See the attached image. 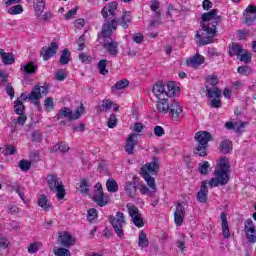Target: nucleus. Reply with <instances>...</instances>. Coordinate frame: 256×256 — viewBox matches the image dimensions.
<instances>
[{"instance_id": "nucleus-31", "label": "nucleus", "mask_w": 256, "mask_h": 256, "mask_svg": "<svg viewBox=\"0 0 256 256\" xmlns=\"http://www.w3.org/2000/svg\"><path fill=\"white\" fill-rule=\"evenodd\" d=\"M20 71H23V73H26L27 75H31L33 73H36L37 65H35V63L33 62L22 64L20 67Z\"/></svg>"}, {"instance_id": "nucleus-54", "label": "nucleus", "mask_w": 256, "mask_h": 256, "mask_svg": "<svg viewBox=\"0 0 256 256\" xmlns=\"http://www.w3.org/2000/svg\"><path fill=\"white\" fill-rule=\"evenodd\" d=\"M237 72L240 75H244V76L251 75V69L248 68V66H239L237 69Z\"/></svg>"}, {"instance_id": "nucleus-55", "label": "nucleus", "mask_w": 256, "mask_h": 256, "mask_svg": "<svg viewBox=\"0 0 256 256\" xmlns=\"http://www.w3.org/2000/svg\"><path fill=\"white\" fill-rule=\"evenodd\" d=\"M239 60L242 61L243 63H251V54L247 52H242L239 56Z\"/></svg>"}, {"instance_id": "nucleus-58", "label": "nucleus", "mask_w": 256, "mask_h": 256, "mask_svg": "<svg viewBox=\"0 0 256 256\" xmlns=\"http://www.w3.org/2000/svg\"><path fill=\"white\" fill-rule=\"evenodd\" d=\"M83 111H85V108L83 106H80L76 109L74 113L72 112V120L79 119V117L83 115Z\"/></svg>"}, {"instance_id": "nucleus-47", "label": "nucleus", "mask_w": 256, "mask_h": 256, "mask_svg": "<svg viewBox=\"0 0 256 256\" xmlns=\"http://www.w3.org/2000/svg\"><path fill=\"white\" fill-rule=\"evenodd\" d=\"M15 113L17 115H23V111H25V106L21 100H16L14 105Z\"/></svg>"}, {"instance_id": "nucleus-11", "label": "nucleus", "mask_w": 256, "mask_h": 256, "mask_svg": "<svg viewBox=\"0 0 256 256\" xmlns=\"http://www.w3.org/2000/svg\"><path fill=\"white\" fill-rule=\"evenodd\" d=\"M246 239L249 243H256V229L253 220L248 218L244 224Z\"/></svg>"}, {"instance_id": "nucleus-5", "label": "nucleus", "mask_w": 256, "mask_h": 256, "mask_svg": "<svg viewBox=\"0 0 256 256\" xmlns=\"http://www.w3.org/2000/svg\"><path fill=\"white\" fill-rule=\"evenodd\" d=\"M48 186L52 193H56L57 199H65V186L56 175L47 176Z\"/></svg>"}, {"instance_id": "nucleus-9", "label": "nucleus", "mask_w": 256, "mask_h": 256, "mask_svg": "<svg viewBox=\"0 0 256 256\" xmlns=\"http://www.w3.org/2000/svg\"><path fill=\"white\" fill-rule=\"evenodd\" d=\"M113 31H117V20L115 19L103 24L101 35L104 38V41H111L113 39L111 38Z\"/></svg>"}, {"instance_id": "nucleus-7", "label": "nucleus", "mask_w": 256, "mask_h": 256, "mask_svg": "<svg viewBox=\"0 0 256 256\" xmlns=\"http://www.w3.org/2000/svg\"><path fill=\"white\" fill-rule=\"evenodd\" d=\"M128 210V214L130 215L132 222L134 223L135 227L141 228L144 227L145 223L143 222V217L141 213H139V208L132 203H128L126 205Z\"/></svg>"}, {"instance_id": "nucleus-49", "label": "nucleus", "mask_w": 256, "mask_h": 256, "mask_svg": "<svg viewBox=\"0 0 256 256\" xmlns=\"http://www.w3.org/2000/svg\"><path fill=\"white\" fill-rule=\"evenodd\" d=\"M98 69L101 75H107V73H109V70H107V60H101L98 63Z\"/></svg>"}, {"instance_id": "nucleus-35", "label": "nucleus", "mask_w": 256, "mask_h": 256, "mask_svg": "<svg viewBox=\"0 0 256 256\" xmlns=\"http://www.w3.org/2000/svg\"><path fill=\"white\" fill-rule=\"evenodd\" d=\"M131 19V12H124L119 22V25H121L123 29H127V27H129V23H131Z\"/></svg>"}, {"instance_id": "nucleus-48", "label": "nucleus", "mask_w": 256, "mask_h": 256, "mask_svg": "<svg viewBox=\"0 0 256 256\" xmlns=\"http://www.w3.org/2000/svg\"><path fill=\"white\" fill-rule=\"evenodd\" d=\"M54 254L56 256H71V252L69 251V249L63 247L55 249Z\"/></svg>"}, {"instance_id": "nucleus-45", "label": "nucleus", "mask_w": 256, "mask_h": 256, "mask_svg": "<svg viewBox=\"0 0 256 256\" xmlns=\"http://www.w3.org/2000/svg\"><path fill=\"white\" fill-rule=\"evenodd\" d=\"M126 87H129V80H120L114 86H112V91H120L121 89H125Z\"/></svg>"}, {"instance_id": "nucleus-22", "label": "nucleus", "mask_w": 256, "mask_h": 256, "mask_svg": "<svg viewBox=\"0 0 256 256\" xmlns=\"http://www.w3.org/2000/svg\"><path fill=\"white\" fill-rule=\"evenodd\" d=\"M220 219L222 221V235L224 239L231 237V231L229 230V222L227 221V214L221 213Z\"/></svg>"}, {"instance_id": "nucleus-23", "label": "nucleus", "mask_w": 256, "mask_h": 256, "mask_svg": "<svg viewBox=\"0 0 256 256\" xmlns=\"http://www.w3.org/2000/svg\"><path fill=\"white\" fill-rule=\"evenodd\" d=\"M207 195H209V189L207 188V181H203L200 191L197 193V199L199 203H207Z\"/></svg>"}, {"instance_id": "nucleus-37", "label": "nucleus", "mask_w": 256, "mask_h": 256, "mask_svg": "<svg viewBox=\"0 0 256 256\" xmlns=\"http://www.w3.org/2000/svg\"><path fill=\"white\" fill-rule=\"evenodd\" d=\"M245 50L241 47V45L233 43L230 47L229 53L231 57H239L240 53H244Z\"/></svg>"}, {"instance_id": "nucleus-36", "label": "nucleus", "mask_w": 256, "mask_h": 256, "mask_svg": "<svg viewBox=\"0 0 256 256\" xmlns=\"http://www.w3.org/2000/svg\"><path fill=\"white\" fill-rule=\"evenodd\" d=\"M36 15H41L45 9V0H33Z\"/></svg>"}, {"instance_id": "nucleus-3", "label": "nucleus", "mask_w": 256, "mask_h": 256, "mask_svg": "<svg viewBox=\"0 0 256 256\" xmlns=\"http://www.w3.org/2000/svg\"><path fill=\"white\" fill-rule=\"evenodd\" d=\"M157 171H159V158L157 157H153L151 162L146 163L141 168L143 179L153 191H157V185L155 184V178L151 175H155Z\"/></svg>"}, {"instance_id": "nucleus-6", "label": "nucleus", "mask_w": 256, "mask_h": 256, "mask_svg": "<svg viewBox=\"0 0 256 256\" xmlns=\"http://www.w3.org/2000/svg\"><path fill=\"white\" fill-rule=\"evenodd\" d=\"M109 221L118 237H123V225H125V214L116 212V217L110 216Z\"/></svg>"}, {"instance_id": "nucleus-59", "label": "nucleus", "mask_w": 256, "mask_h": 256, "mask_svg": "<svg viewBox=\"0 0 256 256\" xmlns=\"http://www.w3.org/2000/svg\"><path fill=\"white\" fill-rule=\"evenodd\" d=\"M154 19L155 20H152L151 22L152 27H155V25H159V23H161V12H154Z\"/></svg>"}, {"instance_id": "nucleus-39", "label": "nucleus", "mask_w": 256, "mask_h": 256, "mask_svg": "<svg viewBox=\"0 0 256 256\" xmlns=\"http://www.w3.org/2000/svg\"><path fill=\"white\" fill-rule=\"evenodd\" d=\"M69 61H71V52H69L68 49H64L60 56V64L67 65V63H69Z\"/></svg>"}, {"instance_id": "nucleus-43", "label": "nucleus", "mask_w": 256, "mask_h": 256, "mask_svg": "<svg viewBox=\"0 0 256 256\" xmlns=\"http://www.w3.org/2000/svg\"><path fill=\"white\" fill-rule=\"evenodd\" d=\"M21 13H23V6L21 4L12 6L7 10L8 15H21Z\"/></svg>"}, {"instance_id": "nucleus-12", "label": "nucleus", "mask_w": 256, "mask_h": 256, "mask_svg": "<svg viewBox=\"0 0 256 256\" xmlns=\"http://www.w3.org/2000/svg\"><path fill=\"white\" fill-rule=\"evenodd\" d=\"M244 23L246 25H253L256 21V6L249 5L243 13Z\"/></svg>"}, {"instance_id": "nucleus-50", "label": "nucleus", "mask_w": 256, "mask_h": 256, "mask_svg": "<svg viewBox=\"0 0 256 256\" xmlns=\"http://www.w3.org/2000/svg\"><path fill=\"white\" fill-rule=\"evenodd\" d=\"M55 79L57 81H65L67 79V71L65 69L58 70L55 73Z\"/></svg>"}, {"instance_id": "nucleus-21", "label": "nucleus", "mask_w": 256, "mask_h": 256, "mask_svg": "<svg viewBox=\"0 0 256 256\" xmlns=\"http://www.w3.org/2000/svg\"><path fill=\"white\" fill-rule=\"evenodd\" d=\"M169 111H170V115H171L172 119L174 121H179V115H181V113H183V109L181 108L179 103L174 102V103L170 104Z\"/></svg>"}, {"instance_id": "nucleus-19", "label": "nucleus", "mask_w": 256, "mask_h": 256, "mask_svg": "<svg viewBox=\"0 0 256 256\" xmlns=\"http://www.w3.org/2000/svg\"><path fill=\"white\" fill-rule=\"evenodd\" d=\"M137 189L138 186L135 182L128 181L124 185V191L127 197H130L131 199H135V197L137 196Z\"/></svg>"}, {"instance_id": "nucleus-52", "label": "nucleus", "mask_w": 256, "mask_h": 256, "mask_svg": "<svg viewBox=\"0 0 256 256\" xmlns=\"http://www.w3.org/2000/svg\"><path fill=\"white\" fill-rule=\"evenodd\" d=\"M138 189L141 195H151V193H155L153 189L149 190V188H147V186H145L144 184H139Z\"/></svg>"}, {"instance_id": "nucleus-32", "label": "nucleus", "mask_w": 256, "mask_h": 256, "mask_svg": "<svg viewBox=\"0 0 256 256\" xmlns=\"http://www.w3.org/2000/svg\"><path fill=\"white\" fill-rule=\"evenodd\" d=\"M138 247H140L141 249L149 247V239L147 238V234L143 230H141L138 235Z\"/></svg>"}, {"instance_id": "nucleus-33", "label": "nucleus", "mask_w": 256, "mask_h": 256, "mask_svg": "<svg viewBox=\"0 0 256 256\" xmlns=\"http://www.w3.org/2000/svg\"><path fill=\"white\" fill-rule=\"evenodd\" d=\"M78 190L84 195H89V191L91 190V184L89 183V181L82 179L79 183Z\"/></svg>"}, {"instance_id": "nucleus-30", "label": "nucleus", "mask_w": 256, "mask_h": 256, "mask_svg": "<svg viewBox=\"0 0 256 256\" xmlns=\"http://www.w3.org/2000/svg\"><path fill=\"white\" fill-rule=\"evenodd\" d=\"M157 102V109L159 113H169V103L167 102V98H160Z\"/></svg>"}, {"instance_id": "nucleus-41", "label": "nucleus", "mask_w": 256, "mask_h": 256, "mask_svg": "<svg viewBox=\"0 0 256 256\" xmlns=\"http://www.w3.org/2000/svg\"><path fill=\"white\" fill-rule=\"evenodd\" d=\"M52 151L55 153L58 151H60V153H67V151H69V146L65 142H60L52 148Z\"/></svg>"}, {"instance_id": "nucleus-15", "label": "nucleus", "mask_w": 256, "mask_h": 256, "mask_svg": "<svg viewBox=\"0 0 256 256\" xmlns=\"http://www.w3.org/2000/svg\"><path fill=\"white\" fill-rule=\"evenodd\" d=\"M185 219V206L181 203L176 205V210L174 212V222L177 227H181L183 225V220Z\"/></svg>"}, {"instance_id": "nucleus-17", "label": "nucleus", "mask_w": 256, "mask_h": 256, "mask_svg": "<svg viewBox=\"0 0 256 256\" xmlns=\"http://www.w3.org/2000/svg\"><path fill=\"white\" fill-rule=\"evenodd\" d=\"M59 242L60 245L69 249V247H73V245H75V238L67 232H61L59 234Z\"/></svg>"}, {"instance_id": "nucleus-57", "label": "nucleus", "mask_w": 256, "mask_h": 256, "mask_svg": "<svg viewBox=\"0 0 256 256\" xmlns=\"http://www.w3.org/2000/svg\"><path fill=\"white\" fill-rule=\"evenodd\" d=\"M78 51H83L85 49V34L81 35L77 40Z\"/></svg>"}, {"instance_id": "nucleus-10", "label": "nucleus", "mask_w": 256, "mask_h": 256, "mask_svg": "<svg viewBox=\"0 0 256 256\" xmlns=\"http://www.w3.org/2000/svg\"><path fill=\"white\" fill-rule=\"evenodd\" d=\"M95 189L96 190L93 196L94 203H97L99 207H105V205L109 203V199H107V197H105V194L103 193V185H101V183H97L95 185Z\"/></svg>"}, {"instance_id": "nucleus-53", "label": "nucleus", "mask_w": 256, "mask_h": 256, "mask_svg": "<svg viewBox=\"0 0 256 256\" xmlns=\"http://www.w3.org/2000/svg\"><path fill=\"white\" fill-rule=\"evenodd\" d=\"M108 127L109 129H115L117 127V117L115 114H111L108 119Z\"/></svg>"}, {"instance_id": "nucleus-24", "label": "nucleus", "mask_w": 256, "mask_h": 256, "mask_svg": "<svg viewBox=\"0 0 256 256\" xmlns=\"http://www.w3.org/2000/svg\"><path fill=\"white\" fill-rule=\"evenodd\" d=\"M112 107H113V111L115 112L119 111V105L111 101V99H104L102 101L101 111L108 113V111H111Z\"/></svg>"}, {"instance_id": "nucleus-27", "label": "nucleus", "mask_w": 256, "mask_h": 256, "mask_svg": "<svg viewBox=\"0 0 256 256\" xmlns=\"http://www.w3.org/2000/svg\"><path fill=\"white\" fill-rule=\"evenodd\" d=\"M205 63V57L201 56V54H195L193 57H191L187 64L190 65V67L197 68L200 65H203Z\"/></svg>"}, {"instance_id": "nucleus-14", "label": "nucleus", "mask_w": 256, "mask_h": 256, "mask_svg": "<svg viewBox=\"0 0 256 256\" xmlns=\"http://www.w3.org/2000/svg\"><path fill=\"white\" fill-rule=\"evenodd\" d=\"M117 7H119V4L115 1L108 3V5L102 9V17H104V19H113L115 13H117Z\"/></svg>"}, {"instance_id": "nucleus-13", "label": "nucleus", "mask_w": 256, "mask_h": 256, "mask_svg": "<svg viewBox=\"0 0 256 256\" xmlns=\"http://www.w3.org/2000/svg\"><path fill=\"white\" fill-rule=\"evenodd\" d=\"M59 49V44L57 42H52L49 47H43L41 50V55L44 61H49L53 57L57 50Z\"/></svg>"}, {"instance_id": "nucleus-63", "label": "nucleus", "mask_w": 256, "mask_h": 256, "mask_svg": "<svg viewBox=\"0 0 256 256\" xmlns=\"http://www.w3.org/2000/svg\"><path fill=\"white\" fill-rule=\"evenodd\" d=\"M160 5L161 4L158 2V0H151L150 1V9H151V11H153V13L158 11Z\"/></svg>"}, {"instance_id": "nucleus-40", "label": "nucleus", "mask_w": 256, "mask_h": 256, "mask_svg": "<svg viewBox=\"0 0 256 256\" xmlns=\"http://www.w3.org/2000/svg\"><path fill=\"white\" fill-rule=\"evenodd\" d=\"M226 129H235V131H241V129H243V127H245V124L243 122H226L225 124Z\"/></svg>"}, {"instance_id": "nucleus-56", "label": "nucleus", "mask_w": 256, "mask_h": 256, "mask_svg": "<svg viewBox=\"0 0 256 256\" xmlns=\"http://www.w3.org/2000/svg\"><path fill=\"white\" fill-rule=\"evenodd\" d=\"M19 167L22 171H29L31 169V162L27 160H21L19 163Z\"/></svg>"}, {"instance_id": "nucleus-2", "label": "nucleus", "mask_w": 256, "mask_h": 256, "mask_svg": "<svg viewBox=\"0 0 256 256\" xmlns=\"http://www.w3.org/2000/svg\"><path fill=\"white\" fill-rule=\"evenodd\" d=\"M229 159L221 158L220 162L214 170V178L208 182L209 187H219V185H227L229 183Z\"/></svg>"}, {"instance_id": "nucleus-60", "label": "nucleus", "mask_w": 256, "mask_h": 256, "mask_svg": "<svg viewBox=\"0 0 256 256\" xmlns=\"http://www.w3.org/2000/svg\"><path fill=\"white\" fill-rule=\"evenodd\" d=\"M154 135L156 137H163V135H165V129L162 126H155Z\"/></svg>"}, {"instance_id": "nucleus-64", "label": "nucleus", "mask_w": 256, "mask_h": 256, "mask_svg": "<svg viewBox=\"0 0 256 256\" xmlns=\"http://www.w3.org/2000/svg\"><path fill=\"white\" fill-rule=\"evenodd\" d=\"M4 153H5V155H14L15 154V146H13V145L6 146Z\"/></svg>"}, {"instance_id": "nucleus-34", "label": "nucleus", "mask_w": 256, "mask_h": 256, "mask_svg": "<svg viewBox=\"0 0 256 256\" xmlns=\"http://www.w3.org/2000/svg\"><path fill=\"white\" fill-rule=\"evenodd\" d=\"M106 189L110 193H117L119 191V185L115 179H108L106 182Z\"/></svg>"}, {"instance_id": "nucleus-18", "label": "nucleus", "mask_w": 256, "mask_h": 256, "mask_svg": "<svg viewBox=\"0 0 256 256\" xmlns=\"http://www.w3.org/2000/svg\"><path fill=\"white\" fill-rule=\"evenodd\" d=\"M153 93L157 99H165L167 98V89L165 88V84L158 82L153 87Z\"/></svg>"}, {"instance_id": "nucleus-26", "label": "nucleus", "mask_w": 256, "mask_h": 256, "mask_svg": "<svg viewBox=\"0 0 256 256\" xmlns=\"http://www.w3.org/2000/svg\"><path fill=\"white\" fill-rule=\"evenodd\" d=\"M103 47L108 51L109 55H117V53H119V50H117V42H114L113 39L104 40Z\"/></svg>"}, {"instance_id": "nucleus-4", "label": "nucleus", "mask_w": 256, "mask_h": 256, "mask_svg": "<svg viewBox=\"0 0 256 256\" xmlns=\"http://www.w3.org/2000/svg\"><path fill=\"white\" fill-rule=\"evenodd\" d=\"M195 141L198 145L194 149V155L198 157H207V147H209V141H211V133L207 131H199L194 136Z\"/></svg>"}, {"instance_id": "nucleus-42", "label": "nucleus", "mask_w": 256, "mask_h": 256, "mask_svg": "<svg viewBox=\"0 0 256 256\" xmlns=\"http://www.w3.org/2000/svg\"><path fill=\"white\" fill-rule=\"evenodd\" d=\"M211 169V165L208 161H204L198 165V171L201 175H207L209 170Z\"/></svg>"}, {"instance_id": "nucleus-61", "label": "nucleus", "mask_w": 256, "mask_h": 256, "mask_svg": "<svg viewBox=\"0 0 256 256\" xmlns=\"http://www.w3.org/2000/svg\"><path fill=\"white\" fill-rule=\"evenodd\" d=\"M39 251V242H34L28 246V253H37Z\"/></svg>"}, {"instance_id": "nucleus-8", "label": "nucleus", "mask_w": 256, "mask_h": 256, "mask_svg": "<svg viewBox=\"0 0 256 256\" xmlns=\"http://www.w3.org/2000/svg\"><path fill=\"white\" fill-rule=\"evenodd\" d=\"M207 94L209 99H212L210 102V106L214 109H220V107H222L223 105L220 99L221 91L217 87L209 88V86H207Z\"/></svg>"}, {"instance_id": "nucleus-38", "label": "nucleus", "mask_w": 256, "mask_h": 256, "mask_svg": "<svg viewBox=\"0 0 256 256\" xmlns=\"http://www.w3.org/2000/svg\"><path fill=\"white\" fill-rule=\"evenodd\" d=\"M219 83V78L215 75H208L206 77V91L207 87L211 89V87H215Z\"/></svg>"}, {"instance_id": "nucleus-44", "label": "nucleus", "mask_w": 256, "mask_h": 256, "mask_svg": "<svg viewBox=\"0 0 256 256\" xmlns=\"http://www.w3.org/2000/svg\"><path fill=\"white\" fill-rule=\"evenodd\" d=\"M38 205L39 207H42V209H45V211H49L51 209V204L47 201V196L42 195L38 199Z\"/></svg>"}, {"instance_id": "nucleus-29", "label": "nucleus", "mask_w": 256, "mask_h": 256, "mask_svg": "<svg viewBox=\"0 0 256 256\" xmlns=\"http://www.w3.org/2000/svg\"><path fill=\"white\" fill-rule=\"evenodd\" d=\"M56 119L59 121L60 119H68V121L72 120V110L68 107H63L59 110L58 114L56 115Z\"/></svg>"}, {"instance_id": "nucleus-51", "label": "nucleus", "mask_w": 256, "mask_h": 256, "mask_svg": "<svg viewBox=\"0 0 256 256\" xmlns=\"http://www.w3.org/2000/svg\"><path fill=\"white\" fill-rule=\"evenodd\" d=\"M87 219H88V221H90V223H93V221H95V219H97V209H95V208L89 209Z\"/></svg>"}, {"instance_id": "nucleus-25", "label": "nucleus", "mask_w": 256, "mask_h": 256, "mask_svg": "<svg viewBox=\"0 0 256 256\" xmlns=\"http://www.w3.org/2000/svg\"><path fill=\"white\" fill-rule=\"evenodd\" d=\"M0 57L4 65H13L15 63V55L5 52L4 49H0Z\"/></svg>"}, {"instance_id": "nucleus-28", "label": "nucleus", "mask_w": 256, "mask_h": 256, "mask_svg": "<svg viewBox=\"0 0 256 256\" xmlns=\"http://www.w3.org/2000/svg\"><path fill=\"white\" fill-rule=\"evenodd\" d=\"M180 88L175 85V82H168L166 86V97H176L179 95Z\"/></svg>"}, {"instance_id": "nucleus-16", "label": "nucleus", "mask_w": 256, "mask_h": 256, "mask_svg": "<svg viewBox=\"0 0 256 256\" xmlns=\"http://www.w3.org/2000/svg\"><path fill=\"white\" fill-rule=\"evenodd\" d=\"M47 92H48L47 87L35 86L29 94V100L38 101V99H41L43 95H47Z\"/></svg>"}, {"instance_id": "nucleus-1", "label": "nucleus", "mask_w": 256, "mask_h": 256, "mask_svg": "<svg viewBox=\"0 0 256 256\" xmlns=\"http://www.w3.org/2000/svg\"><path fill=\"white\" fill-rule=\"evenodd\" d=\"M202 29L196 33V39H199L197 45H209L213 43V39L217 37V25L221 23V16L217 15V10H211L210 12L202 15Z\"/></svg>"}, {"instance_id": "nucleus-46", "label": "nucleus", "mask_w": 256, "mask_h": 256, "mask_svg": "<svg viewBox=\"0 0 256 256\" xmlns=\"http://www.w3.org/2000/svg\"><path fill=\"white\" fill-rule=\"evenodd\" d=\"M220 148L222 153L226 155V153H229V151L232 149V143L230 140H222L220 143Z\"/></svg>"}, {"instance_id": "nucleus-20", "label": "nucleus", "mask_w": 256, "mask_h": 256, "mask_svg": "<svg viewBox=\"0 0 256 256\" xmlns=\"http://www.w3.org/2000/svg\"><path fill=\"white\" fill-rule=\"evenodd\" d=\"M135 145H137V134H132L128 137L125 146V151L128 153V155H133Z\"/></svg>"}, {"instance_id": "nucleus-62", "label": "nucleus", "mask_w": 256, "mask_h": 256, "mask_svg": "<svg viewBox=\"0 0 256 256\" xmlns=\"http://www.w3.org/2000/svg\"><path fill=\"white\" fill-rule=\"evenodd\" d=\"M43 139V134L39 131H34L32 133V141H36V143H39Z\"/></svg>"}]
</instances>
